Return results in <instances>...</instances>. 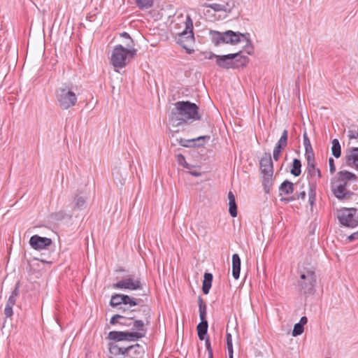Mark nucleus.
<instances>
[{
    "instance_id": "obj_21",
    "label": "nucleus",
    "mask_w": 358,
    "mask_h": 358,
    "mask_svg": "<svg viewBox=\"0 0 358 358\" xmlns=\"http://www.w3.org/2000/svg\"><path fill=\"white\" fill-rule=\"evenodd\" d=\"M125 347H120L115 343H110L108 344V350L111 356L109 358H114V357H125Z\"/></svg>"
},
{
    "instance_id": "obj_23",
    "label": "nucleus",
    "mask_w": 358,
    "mask_h": 358,
    "mask_svg": "<svg viewBox=\"0 0 358 358\" xmlns=\"http://www.w3.org/2000/svg\"><path fill=\"white\" fill-rule=\"evenodd\" d=\"M119 310H122V313H126V315H124V319H121L120 324L126 327H131V321L135 317V316L134 315V310L129 311L128 308H123L122 306L119 308Z\"/></svg>"
},
{
    "instance_id": "obj_4",
    "label": "nucleus",
    "mask_w": 358,
    "mask_h": 358,
    "mask_svg": "<svg viewBox=\"0 0 358 358\" xmlns=\"http://www.w3.org/2000/svg\"><path fill=\"white\" fill-rule=\"evenodd\" d=\"M260 171L262 174V185L266 193L270 192L273 184V165L271 155L269 152H264L259 161Z\"/></svg>"
},
{
    "instance_id": "obj_53",
    "label": "nucleus",
    "mask_w": 358,
    "mask_h": 358,
    "mask_svg": "<svg viewBox=\"0 0 358 358\" xmlns=\"http://www.w3.org/2000/svg\"><path fill=\"white\" fill-rule=\"evenodd\" d=\"M226 336H227V343H228L229 342H232V338H231V334L227 333Z\"/></svg>"
},
{
    "instance_id": "obj_26",
    "label": "nucleus",
    "mask_w": 358,
    "mask_h": 358,
    "mask_svg": "<svg viewBox=\"0 0 358 358\" xmlns=\"http://www.w3.org/2000/svg\"><path fill=\"white\" fill-rule=\"evenodd\" d=\"M229 199V213L232 217L237 216V206L236 203L235 196L231 192L228 193Z\"/></svg>"
},
{
    "instance_id": "obj_22",
    "label": "nucleus",
    "mask_w": 358,
    "mask_h": 358,
    "mask_svg": "<svg viewBox=\"0 0 358 358\" xmlns=\"http://www.w3.org/2000/svg\"><path fill=\"white\" fill-rule=\"evenodd\" d=\"M241 259L238 254L232 255V275L235 280L239 278L241 271Z\"/></svg>"
},
{
    "instance_id": "obj_55",
    "label": "nucleus",
    "mask_w": 358,
    "mask_h": 358,
    "mask_svg": "<svg viewBox=\"0 0 358 358\" xmlns=\"http://www.w3.org/2000/svg\"><path fill=\"white\" fill-rule=\"evenodd\" d=\"M227 349H233V344L232 342H229L227 343Z\"/></svg>"
},
{
    "instance_id": "obj_12",
    "label": "nucleus",
    "mask_w": 358,
    "mask_h": 358,
    "mask_svg": "<svg viewBox=\"0 0 358 358\" xmlns=\"http://www.w3.org/2000/svg\"><path fill=\"white\" fill-rule=\"evenodd\" d=\"M113 287L118 289L137 290L141 289L142 285L140 280L128 278L114 283Z\"/></svg>"
},
{
    "instance_id": "obj_28",
    "label": "nucleus",
    "mask_w": 358,
    "mask_h": 358,
    "mask_svg": "<svg viewBox=\"0 0 358 358\" xmlns=\"http://www.w3.org/2000/svg\"><path fill=\"white\" fill-rule=\"evenodd\" d=\"M303 145L305 148L306 158L310 157H315V154L313 152V148H312V146L310 144V141L309 138L306 132L303 135Z\"/></svg>"
},
{
    "instance_id": "obj_2",
    "label": "nucleus",
    "mask_w": 358,
    "mask_h": 358,
    "mask_svg": "<svg viewBox=\"0 0 358 358\" xmlns=\"http://www.w3.org/2000/svg\"><path fill=\"white\" fill-rule=\"evenodd\" d=\"M176 111L172 112L171 121L174 126H180L189 120H199V108L194 103L188 101H177L175 104Z\"/></svg>"
},
{
    "instance_id": "obj_20",
    "label": "nucleus",
    "mask_w": 358,
    "mask_h": 358,
    "mask_svg": "<svg viewBox=\"0 0 358 358\" xmlns=\"http://www.w3.org/2000/svg\"><path fill=\"white\" fill-rule=\"evenodd\" d=\"M87 196L83 193H77L72 201V208L75 210H81L85 208Z\"/></svg>"
},
{
    "instance_id": "obj_46",
    "label": "nucleus",
    "mask_w": 358,
    "mask_h": 358,
    "mask_svg": "<svg viewBox=\"0 0 358 358\" xmlns=\"http://www.w3.org/2000/svg\"><path fill=\"white\" fill-rule=\"evenodd\" d=\"M329 166L331 174H334L336 172V166L334 164V160L331 157L329 159Z\"/></svg>"
},
{
    "instance_id": "obj_44",
    "label": "nucleus",
    "mask_w": 358,
    "mask_h": 358,
    "mask_svg": "<svg viewBox=\"0 0 358 358\" xmlns=\"http://www.w3.org/2000/svg\"><path fill=\"white\" fill-rule=\"evenodd\" d=\"M121 319H124V315L116 314L114 315L110 320V324L112 325H115L116 324H120V322L121 321Z\"/></svg>"
},
{
    "instance_id": "obj_19",
    "label": "nucleus",
    "mask_w": 358,
    "mask_h": 358,
    "mask_svg": "<svg viewBox=\"0 0 358 358\" xmlns=\"http://www.w3.org/2000/svg\"><path fill=\"white\" fill-rule=\"evenodd\" d=\"M307 160V166H306V171L308 174L311 177H315L318 179H320L322 177L321 171L318 168L315 167V157H310L306 158Z\"/></svg>"
},
{
    "instance_id": "obj_37",
    "label": "nucleus",
    "mask_w": 358,
    "mask_h": 358,
    "mask_svg": "<svg viewBox=\"0 0 358 358\" xmlns=\"http://www.w3.org/2000/svg\"><path fill=\"white\" fill-rule=\"evenodd\" d=\"M120 168H115L113 171V176L117 185L122 186L124 183L125 179L120 176Z\"/></svg>"
},
{
    "instance_id": "obj_50",
    "label": "nucleus",
    "mask_w": 358,
    "mask_h": 358,
    "mask_svg": "<svg viewBox=\"0 0 358 358\" xmlns=\"http://www.w3.org/2000/svg\"><path fill=\"white\" fill-rule=\"evenodd\" d=\"M348 136L350 139L358 138V136H357V132L352 130H349L348 131Z\"/></svg>"
},
{
    "instance_id": "obj_54",
    "label": "nucleus",
    "mask_w": 358,
    "mask_h": 358,
    "mask_svg": "<svg viewBox=\"0 0 358 358\" xmlns=\"http://www.w3.org/2000/svg\"><path fill=\"white\" fill-rule=\"evenodd\" d=\"M189 173L192 175V176H196V177H198V176H201V173L199 172H197V171H189Z\"/></svg>"
},
{
    "instance_id": "obj_6",
    "label": "nucleus",
    "mask_w": 358,
    "mask_h": 358,
    "mask_svg": "<svg viewBox=\"0 0 358 358\" xmlns=\"http://www.w3.org/2000/svg\"><path fill=\"white\" fill-rule=\"evenodd\" d=\"M136 49L124 48L122 45H117L113 48L111 55V64L115 68H123L127 63L129 57H134L136 54Z\"/></svg>"
},
{
    "instance_id": "obj_27",
    "label": "nucleus",
    "mask_w": 358,
    "mask_h": 358,
    "mask_svg": "<svg viewBox=\"0 0 358 358\" xmlns=\"http://www.w3.org/2000/svg\"><path fill=\"white\" fill-rule=\"evenodd\" d=\"M213 275L210 273H205L203 275L202 291L203 294H208L212 285Z\"/></svg>"
},
{
    "instance_id": "obj_1",
    "label": "nucleus",
    "mask_w": 358,
    "mask_h": 358,
    "mask_svg": "<svg viewBox=\"0 0 358 358\" xmlns=\"http://www.w3.org/2000/svg\"><path fill=\"white\" fill-rule=\"evenodd\" d=\"M357 176L348 171H340L331 182V190L339 200L349 199L358 189Z\"/></svg>"
},
{
    "instance_id": "obj_36",
    "label": "nucleus",
    "mask_w": 358,
    "mask_h": 358,
    "mask_svg": "<svg viewBox=\"0 0 358 358\" xmlns=\"http://www.w3.org/2000/svg\"><path fill=\"white\" fill-rule=\"evenodd\" d=\"M306 196V193L305 191H302L299 193L296 194L294 196H291L285 198H281L280 201H284L285 203H289L296 199H302L304 200Z\"/></svg>"
},
{
    "instance_id": "obj_16",
    "label": "nucleus",
    "mask_w": 358,
    "mask_h": 358,
    "mask_svg": "<svg viewBox=\"0 0 358 358\" xmlns=\"http://www.w3.org/2000/svg\"><path fill=\"white\" fill-rule=\"evenodd\" d=\"M136 334H131L129 331H112L108 334V338L114 341H134L132 336H135Z\"/></svg>"
},
{
    "instance_id": "obj_52",
    "label": "nucleus",
    "mask_w": 358,
    "mask_h": 358,
    "mask_svg": "<svg viewBox=\"0 0 358 358\" xmlns=\"http://www.w3.org/2000/svg\"><path fill=\"white\" fill-rule=\"evenodd\" d=\"M307 322H308L307 317L306 316H303L301 317V320H300L299 322H298V323L301 324L303 327V325L306 324Z\"/></svg>"
},
{
    "instance_id": "obj_33",
    "label": "nucleus",
    "mask_w": 358,
    "mask_h": 358,
    "mask_svg": "<svg viewBox=\"0 0 358 358\" xmlns=\"http://www.w3.org/2000/svg\"><path fill=\"white\" fill-rule=\"evenodd\" d=\"M301 162L300 161V159H294L293 162H292V169L290 171V173L297 177L299 176H300L301 173Z\"/></svg>"
},
{
    "instance_id": "obj_56",
    "label": "nucleus",
    "mask_w": 358,
    "mask_h": 358,
    "mask_svg": "<svg viewBox=\"0 0 358 358\" xmlns=\"http://www.w3.org/2000/svg\"><path fill=\"white\" fill-rule=\"evenodd\" d=\"M227 350H228L229 357H230L231 355L233 356V349H227Z\"/></svg>"
},
{
    "instance_id": "obj_29",
    "label": "nucleus",
    "mask_w": 358,
    "mask_h": 358,
    "mask_svg": "<svg viewBox=\"0 0 358 358\" xmlns=\"http://www.w3.org/2000/svg\"><path fill=\"white\" fill-rule=\"evenodd\" d=\"M241 51L236 52L237 54V57L234 58L233 60L235 62V64L236 65V69L239 66H245L249 62V58L247 56H243L241 55Z\"/></svg>"
},
{
    "instance_id": "obj_10",
    "label": "nucleus",
    "mask_w": 358,
    "mask_h": 358,
    "mask_svg": "<svg viewBox=\"0 0 358 358\" xmlns=\"http://www.w3.org/2000/svg\"><path fill=\"white\" fill-rule=\"evenodd\" d=\"M357 209L344 208L340 210L338 216L340 223L345 227L354 228L358 225Z\"/></svg>"
},
{
    "instance_id": "obj_51",
    "label": "nucleus",
    "mask_w": 358,
    "mask_h": 358,
    "mask_svg": "<svg viewBox=\"0 0 358 358\" xmlns=\"http://www.w3.org/2000/svg\"><path fill=\"white\" fill-rule=\"evenodd\" d=\"M19 282H17L15 287V289H13V291L12 292V295L15 296H17L19 295Z\"/></svg>"
},
{
    "instance_id": "obj_9",
    "label": "nucleus",
    "mask_w": 358,
    "mask_h": 358,
    "mask_svg": "<svg viewBox=\"0 0 358 358\" xmlns=\"http://www.w3.org/2000/svg\"><path fill=\"white\" fill-rule=\"evenodd\" d=\"M176 41L182 48L187 50V52L191 53L192 50L189 48V46L194 43V37L193 33V22L189 15L187 16L185 22V29L178 34Z\"/></svg>"
},
{
    "instance_id": "obj_35",
    "label": "nucleus",
    "mask_w": 358,
    "mask_h": 358,
    "mask_svg": "<svg viewBox=\"0 0 358 358\" xmlns=\"http://www.w3.org/2000/svg\"><path fill=\"white\" fill-rule=\"evenodd\" d=\"M122 302L123 305L126 306H128V308L132 306H135L138 304L135 298L125 294H122Z\"/></svg>"
},
{
    "instance_id": "obj_18",
    "label": "nucleus",
    "mask_w": 358,
    "mask_h": 358,
    "mask_svg": "<svg viewBox=\"0 0 358 358\" xmlns=\"http://www.w3.org/2000/svg\"><path fill=\"white\" fill-rule=\"evenodd\" d=\"M200 320L201 322L197 325L196 329L198 333V337L201 341L205 339L208 332V324L206 320V315H204V311H201Z\"/></svg>"
},
{
    "instance_id": "obj_17",
    "label": "nucleus",
    "mask_w": 358,
    "mask_h": 358,
    "mask_svg": "<svg viewBox=\"0 0 358 358\" xmlns=\"http://www.w3.org/2000/svg\"><path fill=\"white\" fill-rule=\"evenodd\" d=\"M124 352L125 357L129 358H142L145 353L143 348L139 344L126 347Z\"/></svg>"
},
{
    "instance_id": "obj_14",
    "label": "nucleus",
    "mask_w": 358,
    "mask_h": 358,
    "mask_svg": "<svg viewBox=\"0 0 358 358\" xmlns=\"http://www.w3.org/2000/svg\"><path fill=\"white\" fill-rule=\"evenodd\" d=\"M235 6L236 5L234 0H226L224 1L222 3H205L202 5V6L206 8H210L215 10V12L224 11L226 13H231L232 9L235 7Z\"/></svg>"
},
{
    "instance_id": "obj_40",
    "label": "nucleus",
    "mask_w": 358,
    "mask_h": 358,
    "mask_svg": "<svg viewBox=\"0 0 358 358\" xmlns=\"http://www.w3.org/2000/svg\"><path fill=\"white\" fill-rule=\"evenodd\" d=\"M316 194H315V185L310 186V190L308 192V201L311 206H313L315 201Z\"/></svg>"
},
{
    "instance_id": "obj_32",
    "label": "nucleus",
    "mask_w": 358,
    "mask_h": 358,
    "mask_svg": "<svg viewBox=\"0 0 358 358\" xmlns=\"http://www.w3.org/2000/svg\"><path fill=\"white\" fill-rule=\"evenodd\" d=\"M244 34L245 35V36L241 37V41H245L246 42V44L244 45L245 51L247 54L251 55L254 53V46L249 38L250 34L248 33Z\"/></svg>"
},
{
    "instance_id": "obj_58",
    "label": "nucleus",
    "mask_w": 358,
    "mask_h": 358,
    "mask_svg": "<svg viewBox=\"0 0 358 358\" xmlns=\"http://www.w3.org/2000/svg\"><path fill=\"white\" fill-rule=\"evenodd\" d=\"M229 358H234V356L231 355L230 357H229Z\"/></svg>"
},
{
    "instance_id": "obj_49",
    "label": "nucleus",
    "mask_w": 358,
    "mask_h": 358,
    "mask_svg": "<svg viewBox=\"0 0 358 358\" xmlns=\"http://www.w3.org/2000/svg\"><path fill=\"white\" fill-rule=\"evenodd\" d=\"M16 296H13V295H10L8 298V300L6 303V304H8V305H12V306H14L15 304V302H16Z\"/></svg>"
},
{
    "instance_id": "obj_8",
    "label": "nucleus",
    "mask_w": 358,
    "mask_h": 358,
    "mask_svg": "<svg viewBox=\"0 0 358 358\" xmlns=\"http://www.w3.org/2000/svg\"><path fill=\"white\" fill-rule=\"evenodd\" d=\"M142 310L145 315L144 320H134V318L131 321V329L132 331L129 332L131 334H136L135 336H132L134 341L145 337L147 333L146 327L150 324L151 310L145 307Z\"/></svg>"
},
{
    "instance_id": "obj_15",
    "label": "nucleus",
    "mask_w": 358,
    "mask_h": 358,
    "mask_svg": "<svg viewBox=\"0 0 358 358\" xmlns=\"http://www.w3.org/2000/svg\"><path fill=\"white\" fill-rule=\"evenodd\" d=\"M287 138L288 131L287 129H284L280 139L273 149V157L275 161H278L279 159L282 150L287 146Z\"/></svg>"
},
{
    "instance_id": "obj_39",
    "label": "nucleus",
    "mask_w": 358,
    "mask_h": 358,
    "mask_svg": "<svg viewBox=\"0 0 358 358\" xmlns=\"http://www.w3.org/2000/svg\"><path fill=\"white\" fill-rule=\"evenodd\" d=\"M110 305L113 307H117L119 306L122 305V294H115L113 295L110 301Z\"/></svg>"
},
{
    "instance_id": "obj_11",
    "label": "nucleus",
    "mask_w": 358,
    "mask_h": 358,
    "mask_svg": "<svg viewBox=\"0 0 358 358\" xmlns=\"http://www.w3.org/2000/svg\"><path fill=\"white\" fill-rule=\"evenodd\" d=\"M237 54H228L224 55H217L212 54L209 59L215 58L216 64L218 66L225 69H236V65L233 59L237 57Z\"/></svg>"
},
{
    "instance_id": "obj_25",
    "label": "nucleus",
    "mask_w": 358,
    "mask_h": 358,
    "mask_svg": "<svg viewBox=\"0 0 358 358\" xmlns=\"http://www.w3.org/2000/svg\"><path fill=\"white\" fill-rule=\"evenodd\" d=\"M348 165H354L358 170V148H352L345 157Z\"/></svg>"
},
{
    "instance_id": "obj_38",
    "label": "nucleus",
    "mask_w": 358,
    "mask_h": 358,
    "mask_svg": "<svg viewBox=\"0 0 358 358\" xmlns=\"http://www.w3.org/2000/svg\"><path fill=\"white\" fill-rule=\"evenodd\" d=\"M120 36L122 38H124L125 41L124 42V43L125 45L126 48H130V49H135L134 41L127 32L124 31V32L121 33Z\"/></svg>"
},
{
    "instance_id": "obj_59",
    "label": "nucleus",
    "mask_w": 358,
    "mask_h": 358,
    "mask_svg": "<svg viewBox=\"0 0 358 358\" xmlns=\"http://www.w3.org/2000/svg\"><path fill=\"white\" fill-rule=\"evenodd\" d=\"M326 358H330V357H326Z\"/></svg>"
},
{
    "instance_id": "obj_45",
    "label": "nucleus",
    "mask_w": 358,
    "mask_h": 358,
    "mask_svg": "<svg viewBox=\"0 0 358 358\" xmlns=\"http://www.w3.org/2000/svg\"><path fill=\"white\" fill-rule=\"evenodd\" d=\"M13 306L12 305L6 304L4 309V313L7 317H10L13 315Z\"/></svg>"
},
{
    "instance_id": "obj_48",
    "label": "nucleus",
    "mask_w": 358,
    "mask_h": 358,
    "mask_svg": "<svg viewBox=\"0 0 358 358\" xmlns=\"http://www.w3.org/2000/svg\"><path fill=\"white\" fill-rule=\"evenodd\" d=\"M347 238L350 242L357 240L358 239V231L352 234L351 235L348 236Z\"/></svg>"
},
{
    "instance_id": "obj_5",
    "label": "nucleus",
    "mask_w": 358,
    "mask_h": 358,
    "mask_svg": "<svg viewBox=\"0 0 358 358\" xmlns=\"http://www.w3.org/2000/svg\"><path fill=\"white\" fill-rule=\"evenodd\" d=\"M212 43L215 46H218L223 43H229L231 45H236L241 42V37L245 35L238 31L235 32L231 30H227L223 32L210 30L209 32Z\"/></svg>"
},
{
    "instance_id": "obj_43",
    "label": "nucleus",
    "mask_w": 358,
    "mask_h": 358,
    "mask_svg": "<svg viewBox=\"0 0 358 358\" xmlns=\"http://www.w3.org/2000/svg\"><path fill=\"white\" fill-rule=\"evenodd\" d=\"M199 303V316H201V311H204V315L207 314V307L206 305L203 303V301L201 296H199L198 299Z\"/></svg>"
},
{
    "instance_id": "obj_42",
    "label": "nucleus",
    "mask_w": 358,
    "mask_h": 358,
    "mask_svg": "<svg viewBox=\"0 0 358 358\" xmlns=\"http://www.w3.org/2000/svg\"><path fill=\"white\" fill-rule=\"evenodd\" d=\"M177 162L179 164L182 165L183 167L189 169V165L186 162L185 157L182 154H178L176 156Z\"/></svg>"
},
{
    "instance_id": "obj_24",
    "label": "nucleus",
    "mask_w": 358,
    "mask_h": 358,
    "mask_svg": "<svg viewBox=\"0 0 358 358\" xmlns=\"http://www.w3.org/2000/svg\"><path fill=\"white\" fill-rule=\"evenodd\" d=\"M294 183L285 180L283 181L279 187V195H289L294 192Z\"/></svg>"
},
{
    "instance_id": "obj_57",
    "label": "nucleus",
    "mask_w": 358,
    "mask_h": 358,
    "mask_svg": "<svg viewBox=\"0 0 358 358\" xmlns=\"http://www.w3.org/2000/svg\"><path fill=\"white\" fill-rule=\"evenodd\" d=\"M208 358H213V352L210 354H208Z\"/></svg>"
},
{
    "instance_id": "obj_34",
    "label": "nucleus",
    "mask_w": 358,
    "mask_h": 358,
    "mask_svg": "<svg viewBox=\"0 0 358 358\" xmlns=\"http://www.w3.org/2000/svg\"><path fill=\"white\" fill-rule=\"evenodd\" d=\"M210 138V136H208V135H206V136H199L197 137L196 138H194V139H192V140H189L188 141H202L203 142L201 143H199L198 144V146H201V145H204L207 141H208ZM187 141L186 140H184L182 138H181L179 141L180 144L182 146H185V147H187V145H186L185 143V142Z\"/></svg>"
},
{
    "instance_id": "obj_7",
    "label": "nucleus",
    "mask_w": 358,
    "mask_h": 358,
    "mask_svg": "<svg viewBox=\"0 0 358 358\" xmlns=\"http://www.w3.org/2000/svg\"><path fill=\"white\" fill-rule=\"evenodd\" d=\"M56 97L59 106L63 110H67L74 106L78 99L73 87L66 85L57 90Z\"/></svg>"
},
{
    "instance_id": "obj_3",
    "label": "nucleus",
    "mask_w": 358,
    "mask_h": 358,
    "mask_svg": "<svg viewBox=\"0 0 358 358\" xmlns=\"http://www.w3.org/2000/svg\"><path fill=\"white\" fill-rule=\"evenodd\" d=\"M299 279L298 286L303 294H309L314 289L316 283V275L315 268L310 265H302L298 268Z\"/></svg>"
},
{
    "instance_id": "obj_31",
    "label": "nucleus",
    "mask_w": 358,
    "mask_h": 358,
    "mask_svg": "<svg viewBox=\"0 0 358 358\" xmlns=\"http://www.w3.org/2000/svg\"><path fill=\"white\" fill-rule=\"evenodd\" d=\"M331 153L336 158H339L341 155V147L336 138L331 141Z\"/></svg>"
},
{
    "instance_id": "obj_30",
    "label": "nucleus",
    "mask_w": 358,
    "mask_h": 358,
    "mask_svg": "<svg viewBox=\"0 0 358 358\" xmlns=\"http://www.w3.org/2000/svg\"><path fill=\"white\" fill-rule=\"evenodd\" d=\"M136 6L141 10H147L152 7L154 0H133Z\"/></svg>"
},
{
    "instance_id": "obj_41",
    "label": "nucleus",
    "mask_w": 358,
    "mask_h": 358,
    "mask_svg": "<svg viewBox=\"0 0 358 358\" xmlns=\"http://www.w3.org/2000/svg\"><path fill=\"white\" fill-rule=\"evenodd\" d=\"M304 328L299 323H296L294 326V329L292 330V336H297L301 335L303 332Z\"/></svg>"
},
{
    "instance_id": "obj_47",
    "label": "nucleus",
    "mask_w": 358,
    "mask_h": 358,
    "mask_svg": "<svg viewBox=\"0 0 358 358\" xmlns=\"http://www.w3.org/2000/svg\"><path fill=\"white\" fill-rule=\"evenodd\" d=\"M204 340H205V344H206V350L208 351V354H210L211 352H213V350H212V348H211V345H210V342L209 338L206 337V338H205Z\"/></svg>"
},
{
    "instance_id": "obj_13",
    "label": "nucleus",
    "mask_w": 358,
    "mask_h": 358,
    "mask_svg": "<svg viewBox=\"0 0 358 358\" xmlns=\"http://www.w3.org/2000/svg\"><path fill=\"white\" fill-rule=\"evenodd\" d=\"M52 243V241L50 238L38 235H34L29 239V245L36 250L47 249Z\"/></svg>"
}]
</instances>
